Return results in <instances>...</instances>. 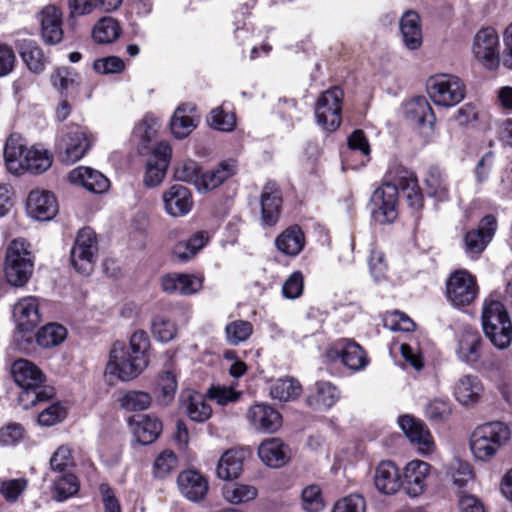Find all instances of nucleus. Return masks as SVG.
<instances>
[{"mask_svg": "<svg viewBox=\"0 0 512 512\" xmlns=\"http://www.w3.org/2000/svg\"><path fill=\"white\" fill-rule=\"evenodd\" d=\"M151 332L157 341L166 343L176 337L177 328L168 318L158 315L152 320Z\"/></svg>", "mask_w": 512, "mask_h": 512, "instance_id": "obj_50", "label": "nucleus"}, {"mask_svg": "<svg viewBox=\"0 0 512 512\" xmlns=\"http://www.w3.org/2000/svg\"><path fill=\"white\" fill-rule=\"evenodd\" d=\"M261 219L264 225L273 226L277 223L282 206V197L275 182H267L260 196Z\"/></svg>", "mask_w": 512, "mask_h": 512, "instance_id": "obj_24", "label": "nucleus"}, {"mask_svg": "<svg viewBox=\"0 0 512 512\" xmlns=\"http://www.w3.org/2000/svg\"><path fill=\"white\" fill-rule=\"evenodd\" d=\"M304 287L303 275L296 271L284 282L282 287L283 296L287 299H296L302 295Z\"/></svg>", "mask_w": 512, "mask_h": 512, "instance_id": "obj_60", "label": "nucleus"}, {"mask_svg": "<svg viewBox=\"0 0 512 512\" xmlns=\"http://www.w3.org/2000/svg\"><path fill=\"white\" fill-rule=\"evenodd\" d=\"M258 455L266 466L280 468L290 460L291 450L280 438L273 437L261 442Z\"/></svg>", "mask_w": 512, "mask_h": 512, "instance_id": "obj_23", "label": "nucleus"}, {"mask_svg": "<svg viewBox=\"0 0 512 512\" xmlns=\"http://www.w3.org/2000/svg\"><path fill=\"white\" fill-rule=\"evenodd\" d=\"M399 189L405 193L411 208H422L424 199L416 175L402 166H397L388 171L386 181L371 196V215L376 222L388 224L397 218Z\"/></svg>", "mask_w": 512, "mask_h": 512, "instance_id": "obj_1", "label": "nucleus"}, {"mask_svg": "<svg viewBox=\"0 0 512 512\" xmlns=\"http://www.w3.org/2000/svg\"><path fill=\"white\" fill-rule=\"evenodd\" d=\"M27 212L36 220H51L58 212L55 196L48 191H31L27 199Z\"/></svg>", "mask_w": 512, "mask_h": 512, "instance_id": "obj_21", "label": "nucleus"}, {"mask_svg": "<svg viewBox=\"0 0 512 512\" xmlns=\"http://www.w3.org/2000/svg\"><path fill=\"white\" fill-rule=\"evenodd\" d=\"M451 414V407L447 401L435 399L431 401L426 408L427 417L435 422L440 423L448 419Z\"/></svg>", "mask_w": 512, "mask_h": 512, "instance_id": "obj_61", "label": "nucleus"}, {"mask_svg": "<svg viewBox=\"0 0 512 512\" xmlns=\"http://www.w3.org/2000/svg\"><path fill=\"white\" fill-rule=\"evenodd\" d=\"M481 323L483 332L498 349H506L512 342V322L504 304L487 298L483 302Z\"/></svg>", "mask_w": 512, "mask_h": 512, "instance_id": "obj_5", "label": "nucleus"}, {"mask_svg": "<svg viewBox=\"0 0 512 512\" xmlns=\"http://www.w3.org/2000/svg\"><path fill=\"white\" fill-rule=\"evenodd\" d=\"M26 148L23 138L11 134L4 146V159L8 171L15 175L23 174V164L26 161Z\"/></svg>", "mask_w": 512, "mask_h": 512, "instance_id": "obj_29", "label": "nucleus"}, {"mask_svg": "<svg viewBox=\"0 0 512 512\" xmlns=\"http://www.w3.org/2000/svg\"><path fill=\"white\" fill-rule=\"evenodd\" d=\"M400 31L405 46L410 50L418 49L422 44V33L419 15L415 11H407L400 20Z\"/></svg>", "mask_w": 512, "mask_h": 512, "instance_id": "obj_35", "label": "nucleus"}, {"mask_svg": "<svg viewBox=\"0 0 512 512\" xmlns=\"http://www.w3.org/2000/svg\"><path fill=\"white\" fill-rule=\"evenodd\" d=\"M473 55L486 68L496 69L499 66V36L493 28L479 30L473 40Z\"/></svg>", "mask_w": 512, "mask_h": 512, "instance_id": "obj_14", "label": "nucleus"}, {"mask_svg": "<svg viewBox=\"0 0 512 512\" xmlns=\"http://www.w3.org/2000/svg\"><path fill=\"white\" fill-rule=\"evenodd\" d=\"M238 170L237 162L233 159L221 161L213 169L201 174L198 184L199 191H208L222 185L226 180L236 174Z\"/></svg>", "mask_w": 512, "mask_h": 512, "instance_id": "obj_28", "label": "nucleus"}, {"mask_svg": "<svg viewBox=\"0 0 512 512\" xmlns=\"http://www.w3.org/2000/svg\"><path fill=\"white\" fill-rule=\"evenodd\" d=\"M427 91L435 105L451 107L463 100L466 89L459 77L451 74H440L428 80Z\"/></svg>", "mask_w": 512, "mask_h": 512, "instance_id": "obj_8", "label": "nucleus"}, {"mask_svg": "<svg viewBox=\"0 0 512 512\" xmlns=\"http://www.w3.org/2000/svg\"><path fill=\"white\" fill-rule=\"evenodd\" d=\"M374 484L376 489L383 494L396 493L402 486L398 467L389 460L380 462L375 469Z\"/></svg>", "mask_w": 512, "mask_h": 512, "instance_id": "obj_26", "label": "nucleus"}, {"mask_svg": "<svg viewBox=\"0 0 512 512\" xmlns=\"http://www.w3.org/2000/svg\"><path fill=\"white\" fill-rule=\"evenodd\" d=\"M253 333V325L246 320H235L226 325V340L230 345L236 346L247 339Z\"/></svg>", "mask_w": 512, "mask_h": 512, "instance_id": "obj_49", "label": "nucleus"}, {"mask_svg": "<svg viewBox=\"0 0 512 512\" xmlns=\"http://www.w3.org/2000/svg\"><path fill=\"white\" fill-rule=\"evenodd\" d=\"M16 322L14 342L19 349L25 350L34 339V330L41 321L38 299L33 296L20 299L13 310Z\"/></svg>", "mask_w": 512, "mask_h": 512, "instance_id": "obj_7", "label": "nucleus"}, {"mask_svg": "<svg viewBox=\"0 0 512 512\" xmlns=\"http://www.w3.org/2000/svg\"><path fill=\"white\" fill-rule=\"evenodd\" d=\"M174 177L178 181L194 183L198 189L201 178L198 163L194 160H186L178 164L174 171Z\"/></svg>", "mask_w": 512, "mask_h": 512, "instance_id": "obj_53", "label": "nucleus"}, {"mask_svg": "<svg viewBox=\"0 0 512 512\" xmlns=\"http://www.w3.org/2000/svg\"><path fill=\"white\" fill-rule=\"evenodd\" d=\"M93 141L94 139L84 127L77 124L66 125L57 143L62 161L67 163L79 161L90 149Z\"/></svg>", "mask_w": 512, "mask_h": 512, "instance_id": "obj_9", "label": "nucleus"}, {"mask_svg": "<svg viewBox=\"0 0 512 512\" xmlns=\"http://www.w3.org/2000/svg\"><path fill=\"white\" fill-rule=\"evenodd\" d=\"M93 68L97 73L102 75L117 74L125 69V63L117 56H108L95 60Z\"/></svg>", "mask_w": 512, "mask_h": 512, "instance_id": "obj_58", "label": "nucleus"}, {"mask_svg": "<svg viewBox=\"0 0 512 512\" xmlns=\"http://www.w3.org/2000/svg\"><path fill=\"white\" fill-rule=\"evenodd\" d=\"M52 165V157L45 149L31 147L26 151V161L23 164V173L29 171L33 174H40L49 169Z\"/></svg>", "mask_w": 512, "mask_h": 512, "instance_id": "obj_43", "label": "nucleus"}, {"mask_svg": "<svg viewBox=\"0 0 512 512\" xmlns=\"http://www.w3.org/2000/svg\"><path fill=\"white\" fill-rule=\"evenodd\" d=\"M244 453L236 449L227 450L219 459L217 475L220 479L230 481L238 478L243 468Z\"/></svg>", "mask_w": 512, "mask_h": 512, "instance_id": "obj_37", "label": "nucleus"}, {"mask_svg": "<svg viewBox=\"0 0 512 512\" xmlns=\"http://www.w3.org/2000/svg\"><path fill=\"white\" fill-rule=\"evenodd\" d=\"M510 439V429L494 421L478 426L471 434L470 449L475 458L486 461L494 457L499 448Z\"/></svg>", "mask_w": 512, "mask_h": 512, "instance_id": "obj_6", "label": "nucleus"}, {"mask_svg": "<svg viewBox=\"0 0 512 512\" xmlns=\"http://www.w3.org/2000/svg\"><path fill=\"white\" fill-rule=\"evenodd\" d=\"M300 383L293 378L277 379L270 388V396L279 401H292L301 394Z\"/></svg>", "mask_w": 512, "mask_h": 512, "instance_id": "obj_45", "label": "nucleus"}, {"mask_svg": "<svg viewBox=\"0 0 512 512\" xmlns=\"http://www.w3.org/2000/svg\"><path fill=\"white\" fill-rule=\"evenodd\" d=\"M340 391L331 382L318 381L315 390L307 397L308 405L316 411H326L336 404Z\"/></svg>", "mask_w": 512, "mask_h": 512, "instance_id": "obj_31", "label": "nucleus"}, {"mask_svg": "<svg viewBox=\"0 0 512 512\" xmlns=\"http://www.w3.org/2000/svg\"><path fill=\"white\" fill-rule=\"evenodd\" d=\"M12 377L21 388L18 403L24 409L46 402L54 395V389L45 385L46 376L42 370L27 359L16 360L11 367Z\"/></svg>", "mask_w": 512, "mask_h": 512, "instance_id": "obj_3", "label": "nucleus"}, {"mask_svg": "<svg viewBox=\"0 0 512 512\" xmlns=\"http://www.w3.org/2000/svg\"><path fill=\"white\" fill-rule=\"evenodd\" d=\"M479 293L477 280L467 270H456L446 281V296L454 307L468 306Z\"/></svg>", "mask_w": 512, "mask_h": 512, "instance_id": "obj_11", "label": "nucleus"}, {"mask_svg": "<svg viewBox=\"0 0 512 512\" xmlns=\"http://www.w3.org/2000/svg\"><path fill=\"white\" fill-rule=\"evenodd\" d=\"M66 336V328L58 323H49L34 334L38 345L43 348H50L61 344L66 339Z\"/></svg>", "mask_w": 512, "mask_h": 512, "instance_id": "obj_44", "label": "nucleus"}, {"mask_svg": "<svg viewBox=\"0 0 512 512\" xmlns=\"http://www.w3.org/2000/svg\"><path fill=\"white\" fill-rule=\"evenodd\" d=\"M195 106L192 104H183L179 106L171 119V131L178 139L187 137L196 127V123L192 115Z\"/></svg>", "mask_w": 512, "mask_h": 512, "instance_id": "obj_39", "label": "nucleus"}, {"mask_svg": "<svg viewBox=\"0 0 512 512\" xmlns=\"http://www.w3.org/2000/svg\"><path fill=\"white\" fill-rule=\"evenodd\" d=\"M151 342L144 330H136L130 337L129 346L121 342L110 350L106 373L126 382L137 378L149 365Z\"/></svg>", "mask_w": 512, "mask_h": 512, "instance_id": "obj_2", "label": "nucleus"}, {"mask_svg": "<svg viewBox=\"0 0 512 512\" xmlns=\"http://www.w3.org/2000/svg\"><path fill=\"white\" fill-rule=\"evenodd\" d=\"M119 405L126 411H142L147 409L152 402V397L144 391L130 390L119 399Z\"/></svg>", "mask_w": 512, "mask_h": 512, "instance_id": "obj_48", "label": "nucleus"}, {"mask_svg": "<svg viewBox=\"0 0 512 512\" xmlns=\"http://www.w3.org/2000/svg\"><path fill=\"white\" fill-rule=\"evenodd\" d=\"M369 268L373 278L376 281H379L385 277L388 266L385 261V255L382 251L378 249L371 250Z\"/></svg>", "mask_w": 512, "mask_h": 512, "instance_id": "obj_64", "label": "nucleus"}, {"mask_svg": "<svg viewBox=\"0 0 512 512\" xmlns=\"http://www.w3.org/2000/svg\"><path fill=\"white\" fill-rule=\"evenodd\" d=\"M55 500L61 502L73 495L79 490V482L74 474H65L54 483Z\"/></svg>", "mask_w": 512, "mask_h": 512, "instance_id": "obj_51", "label": "nucleus"}, {"mask_svg": "<svg viewBox=\"0 0 512 512\" xmlns=\"http://www.w3.org/2000/svg\"><path fill=\"white\" fill-rule=\"evenodd\" d=\"M17 48L23 62L31 72L40 74L44 71L47 59L37 42L30 39L19 40Z\"/></svg>", "mask_w": 512, "mask_h": 512, "instance_id": "obj_33", "label": "nucleus"}, {"mask_svg": "<svg viewBox=\"0 0 512 512\" xmlns=\"http://www.w3.org/2000/svg\"><path fill=\"white\" fill-rule=\"evenodd\" d=\"M426 194L438 202L449 199V184L445 172L436 165L428 167L423 178Z\"/></svg>", "mask_w": 512, "mask_h": 512, "instance_id": "obj_30", "label": "nucleus"}, {"mask_svg": "<svg viewBox=\"0 0 512 512\" xmlns=\"http://www.w3.org/2000/svg\"><path fill=\"white\" fill-rule=\"evenodd\" d=\"M97 252L95 232L89 227L81 229L70 253L72 266L77 272L89 275L93 271Z\"/></svg>", "mask_w": 512, "mask_h": 512, "instance_id": "obj_10", "label": "nucleus"}, {"mask_svg": "<svg viewBox=\"0 0 512 512\" xmlns=\"http://www.w3.org/2000/svg\"><path fill=\"white\" fill-rule=\"evenodd\" d=\"M34 261L35 257L27 240L24 238L12 240L6 248L3 263L7 283L14 287L25 286L33 274Z\"/></svg>", "mask_w": 512, "mask_h": 512, "instance_id": "obj_4", "label": "nucleus"}, {"mask_svg": "<svg viewBox=\"0 0 512 512\" xmlns=\"http://www.w3.org/2000/svg\"><path fill=\"white\" fill-rule=\"evenodd\" d=\"M27 482L24 479H11L2 482L0 492L9 502H15L26 489Z\"/></svg>", "mask_w": 512, "mask_h": 512, "instance_id": "obj_63", "label": "nucleus"}, {"mask_svg": "<svg viewBox=\"0 0 512 512\" xmlns=\"http://www.w3.org/2000/svg\"><path fill=\"white\" fill-rule=\"evenodd\" d=\"M208 123L214 129L228 132L234 129L236 119L234 114L225 112L222 107H217L211 111Z\"/></svg>", "mask_w": 512, "mask_h": 512, "instance_id": "obj_54", "label": "nucleus"}, {"mask_svg": "<svg viewBox=\"0 0 512 512\" xmlns=\"http://www.w3.org/2000/svg\"><path fill=\"white\" fill-rule=\"evenodd\" d=\"M497 228L493 215H486L477 229L468 231L464 237V248L468 255H479L491 241Z\"/></svg>", "mask_w": 512, "mask_h": 512, "instance_id": "obj_17", "label": "nucleus"}, {"mask_svg": "<svg viewBox=\"0 0 512 512\" xmlns=\"http://www.w3.org/2000/svg\"><path fill=\"white\" fill-rule=\"evenodd\" d=\"M303 507L308 512H319L324 504L321 497V490L317 485L307 486L302 491Z\"/></svg>", "mask_w": 512, "mask_h": 512, "instance_id": "obj_57", "label": "nucleus"}, {"mask_svg": "<svg viewBox=\"0 0 512 512\" xmlns=\"http://www.w3.org/2000/svg\"><path fill=\"white\" fill-rule=\"evenodd\" d=\"M172 149L167 142H159L153 149L147 162L144 182L148 187L159 185L165 175L171 160Z\"/></svg>", "mask_w": 512, "mask_h": 512, "instance_id": "obj_16", "label": "nucleus"}, {"mask_svg": "<svg viewBox=\"0 0 512 512\" xmlns=\"http://www.w3.org/2000/svg\"><path fill=\"white\" fill-rule=\"evenodd\" d=\"M404 115L408 121L417 125L427 123L432 127L436 120L430 104L423 96L407 101L404 105Z\"/></svg>", "mask_w": 512, "mask_h": 512, "instance_id": "obj_34", "label": "nucleus"}, {"mask_svg": "<svg viewBox=\"0 0 512 512\" xmlns=\"http://www.w3.org/2000/svg\"><path fill=\"white\" fill-rule=\"evenodd\" d=\"M41 36L49 45L58 44L63 38L62 12L54 5L45 6L38 15Z\"/></svg>", "mask_w": 512, "mask_h": 512, "instance_id": "obj_20", "label": "nucleus"}, {"mask_svg": "<svg viewBox=\"0 0 512 512\" xmlns=\"http://www.w3.org/2000/svg\"><path fill=\"white\" fill-rule=\"evenodd\" d=\"M365 499L359 494H351L338 500L332 512H365Z\"/></svg>", "mask_w": 512, "mask_h": 512, "instance_id": "obj_56", "label": "nucleus"}, {"mask_svg": "<svg viewBox=\"0 0 512 512\" xmlns=\"http://www.w3.org/2000/svg\"><path fill=\"white\" fill-rule=\"evenodd\" d=\"M161 430V422L157 418L149 415L140 416L133 427L137 441L143 445L153 443L160 435Z\"/></svg>", "mask_w": 512, "mask_h": 512, "instance_id": "obj_41", "label": "nucleus"}, {"mask_svg": "<svg viewBox=\"0 0 512 512\" xmlns=\"http://www.w3.org/2000/svg\"><path fill=\"white\" fill-rule=\"evenodd\" d=\"M178 464L175 453L171 450L162 451L154 460L152 474L156 479H166L169 477Z\"/></svg>", "mask_w": 512, "mask_h": 512, "instance_id": "obj_47", "label": "nucleus"}, {"mask_svg": "<svg viewBox=\"0 0 512 512\" xmlns=\"http://www.w3.org/2000/svg\"><path fill=\"white\" fill-rule=\"evenodd\" d=\"M482 391L483 387L480 380L476 376L466 375L456 383L454 394L462 405L467 406L476 403Z\"/></svg>", "mask_w": 512, "mask_h": 512, "instance_id": "obj_38", "label": "nucleus"}, {"mask_svg": "<svg viewBox=\"0 0 512 512\" xmlns=\"http://www.w3.org/2000/svg\"><path fill=\"white\" fill-rule=\"evenodd\" d=\"M51 82L62 92L67 91L75 85L76 73L68 67L57 68L51 75Z\"/></svg>", "mask_w": 512, "mask_h": 512, "instance_id": "obj_59", "label": "nucleus"}, {"mask_svg": "<svg viewBox=\"0 0 512 512\" xmlns=\"http://www.w3.org/2000/svg\"><path fill=\"white\" fill-rule=\"evenodd\" d=\"M24 437V428L18 423H10L0 429V444L13 446Z\"/></svg>", "mask_w": 512, "mask_h": 512, "instance_id": "obj_62", "label": "nucleus"}, {"mask_svg": "<svg viewBox=\"0 0 512 512\" xmlns=\"http://www.w3.org/2000/svg\"><path fill=\"white\" fill-rule=\"evenodd\" d=\"M176 375L172 371H164L159 375L157 382V400L163 405H168L174 399L177 391Z\"/></svg>", "mask_w": 512, "mask_h": 512, "instance_id": "obj_46", "label": "nucleus"}, {"mask_svg": "<svg viewBox=\"0 0 512 512\" xmlns=\"http://www.w3.org/2000/svg\"><path fill=\"white\" fill-rule=\"evenodd\" d=\"M399 426L412 444L418 447L422 453L433 450L432 436L425 424L409 415H403L398 419Z\"/></svg>", "mask_w": 512, "mask_h": 512, "instance_id": "obj_18", "label": "nucleus"}, {"mask_svg": "<svg viewBox=\"0 0 512 512\" xmlns=\"http://www.w3.org/2000/svg\"><path fill=\"white\" fill-rule=\"evenodd\" d=\"M162 200L166 213L173 217L185 216L193 207L190 190L181 184H175L164 191Z\"/></svg>", "mask_w": 512, "mask_h": 512, "instance_id": "obj_19", "label": "nucleus"}, {"mask_svg": "<svg viewBox=\"0 0 512 512\" xmlns=\"http://www.w3.org/2000/svg\"><path fill=\"white\" fill-rule=\"evenodd\" d=\"M482 338L479 332L465 330L459 340L458 358L467 364H475L481 357Z\"/></svg>", "mask_w": 512, "mask_h": 512, "instance_id": "obj_32", "label": "nucleus"}, {"mask_svg": "<svg viewBox=\"0 0 512 512\" xmlns=\"http://www.w3.org/2000/svg\"><path fill=\"white\" fill-rule=\"evenodd\" d=\"M180 493L192 502H199L205 498L209 490L207 479L195 470H186L177 477Z\"/></svg>", "mask_w": 512, "mask_h": 512, "instance_id": "obj_22", "label": "nucleus"}, {"mask_svg": "<svg viewBox=\"0 0 512 512\" xmlns=\"http://www.w3.org/2000/svg\"><path fill=\"white\" fill-rule=\"evenodd\" d=\"M275 245L283 254L296 256L305 245L304 233L299 226H290L275 239Z\"/></svg>", "mask_w": 512, "mask_h": 512, "instance_id": "obj_36", "label": "nucleus"}, {"mask_svg": "<svg viewBox=\"0 0 512 512\" xmlns=\"http://www.w3.org/2000/svg\"><path fill=\"white\" fill-rule=\"evenodd\" d=\"M250 427L260 433H275L282 426L281 414L265 403L251 405L246 413Z\"/></svg>", "mask_w": 512, "mask_h": 512, "instance_id": "obj_15", "label": "nucleus"}, {"mask_svg": "<svg viewBox=\"0 0 512 512\" xmlns=\"http://www.w3.org/2000/svg\"><path fill=\"white\" fill-rule=\"evenodd\" d=\"M343 92L338 87L326 90L318 98L315 116L318 124L328 131L336 130L341 123Z\"/></svg>", "mask_w": 512, "mask_h": 512, "instance_id": "obj_12", "label": "nucleus"}, {"mask_svg": "<svg viewBox=\"0 0 512 512\" xmlns=\"http://www.w3.org/2000/svg\"><path fill=\"white\" fill-rule=\"evenodd\" d=\"M429 469L430 465L421 460H413L405 466L402 484L410 497H418L425 491Z\"/></svg>", "mask_w": 512, "mask_h": 512, "instance_id": "obj_25", "label": "nucleus"}, {"mask_svg": "<svg viewBox=\"0 0 512 512\" xmlns=\"http://www.w3.org/2000/svg\"><path fill=\"white\" fill-rule=\"evenodd\" d=\"M121 34L119 22L110 17L101 18L93 28V38L97 43L108 44L114 42Z\"/></svg>", "mask_w": 512, "mask_h": 512, "instance_id": "obj_42", "label": "nucleus"}, {"mask_svg": "<svg viewBox=\"0 0 512 512\" xmlns=\"http://www.w3.org/2000/svg\"><path fill=\"white\" fill-rule=\"evenodd\" d=\"M182 398L186 413L192 421L203 422L211 416L212 409L202 394L188 391L182 395Z\"/></svg>", "mask_w": 512, "mask_h": 512, "instance_id": "obj_40", "label": "nucleus"}, {"mask_svg": "<svg viewBox=\"0 0 512 512\" xmlns=\"http://www.w3.org/2000/svg\"><path fill=\"white\" fill-rule=\"evenodd\" d=\"M225 499L232 504H240L253 500L257 496V489L250 485L235 484L225 488Z\"/></svg>", "mask_w": 512, "mask_h": 512, "instance_id": "obj_52", "label": "nucleus"}, {"mask_svg": "<svg viewBox=\"0 0 512 512\" xmlns=\"http://www.w3.org/2000/svg\"><path fill=\"white\" fill-rule=\"evenodd\" d=\"M68 177L72 183L98 194L107 191L110 185L104 174L90 167H77L69 173Z\"/></svg>", "mask_w": 512, "mask_h": 512, "instance_id": "obj_27", "label": "nucleus"}, {"mask_svg": "<svg viewBox=\"0 0 512 512\" xmlns=\"http://www.w3.org/2000/svg\"><path fill=\"white\" fill-rule=\"evenodd\" d=\"M326 357L331 362L340 361L353 372L363 370L368 365V358L363 348L352 339H340L327 351Z\"/></svg>", "mask_w": 512, "mask_h": 512, "instance_id": "obj_13", "label": "nucleus"}, {"mask_svg": "<svg viewBox=\"0 0 512 512\" xmlns=\"http://www.w3.org/2000/svg\"><path fill=\"white\" fill-rule=\"evenodd\" d=\"M158 127V119L146 115L141 123L134 129V135L146 146L155 137Z\"/></svg>", "mask_w": 512, "mask_h": 512, "instance_id": "obj_55", "label": "nucleus"}]
</instances>
